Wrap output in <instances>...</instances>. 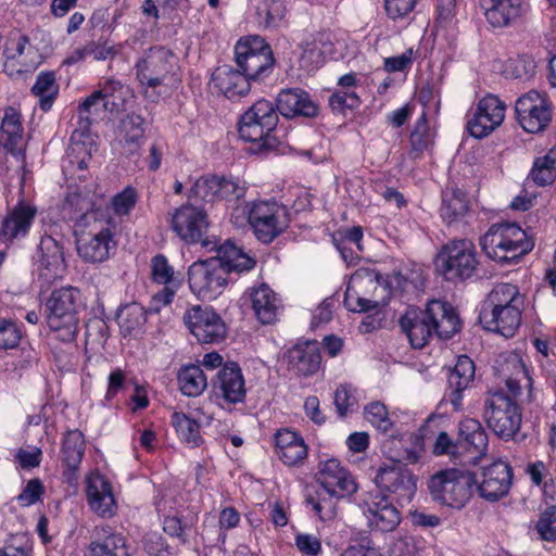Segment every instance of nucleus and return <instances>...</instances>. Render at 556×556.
I'll return each mask as SVG.
<instances>
[{"label": "nucleus", "mask_w": 556, "mask_h": 556, "mask_svg": "<svg viewBox=\"0 0 556 556\" xmlns=\"http://www.w3.org/2000/svg\"><path fill=\"white\" fill-rule=\"evenodd\" d=\"M63 217L75 223L78 236L77 252L89 263H101L109 258L112 244V232L97 218L91 210L90 201L80 194H70L62 207Z\"/></svg>", "instance_id": "nucleus-1"}, {"label": "nucleus", "mask_w": 556, "mask_h": 556, "mask_svg": "<svg viewBox=\"0 0 556 556\" xmlns=\"http://www.w3.org/2000/svg\"><path fill=\"white\" fill-rule=\"evenodd\" d=\"M413 348H424L433 334L447 340L460 330V319L454 307L444 301L432 300L426 309L408 308L400 319Z\"/></svg>", "instance_id": "nucleus-2"}, {"label": "nucleus", "mask_w": 556, "mask_h": 556, "mask_svg": "<svg viewBox=\"0 0 556 556\" xmlns=\"http://www.w3.org/2000/svg\"><path fill=\"white\" fill-rule=\"evenodd\" d=\"M485 476V466L466 472L457 469L442 470L429 479L428 489L433 501L459 509L471 497L473 484H477L480 496L486 497L483 486Z\"/></svg>", "instance_id": "nucleus-3"}, {"label": "nucleus", "mask_w": 556, "mask_h": 556, "mask_svg": "<svg viewBox=\"0 0 556 556\" xmlns=\"http://www.w3.org/2000/svg\"><path fill=\"white\" fill-rule=\"evenodd\" d=\"M136 76L146 99L157 102L161 98L159 87H173L179 81L178 59L165 47L150 48L135 65Z\"/></svg>", "instance_id": "nucleus-4"}, {"label": "nucleus", "mask_w": 556, "mask_h": 556, "mask_svg": "<svg viewBox=\"0 0 556 556\" xmlns=\"http://www.w3.org/2000/svg\"><path fill=\"white\" fill-rule=\"evenodd\" d=\"M489 258L500 267L517 265L534 248V240L517 223H494L489 227Z\"/></svg>", "instance_id": "nucleus-5"}, {"label": "nucleus", "mask_w": 556, "mask_h": 556, "mask_svg": "<svg viewBox=\"0 0 556 556\" xmlns=\"http://www.w3.org/2000/svg\"><path fill=\"white\" fill-rule=\"evenodd\" d=\"M247 215V220L251 226L255 237L263 243L273 242L289 226L288 212L285 206L276 202L261 201L257 203L237 206L231 219L235 224L241 225L239 218Z\"/></svg>", "instance_id": "nucleus-6"}, {"label": "nucleus", "mask_w": 556, "mask_h": 556, "mask_svg": "<svg viewBox=\"0 0 556 556\" xmlns=\"http://www.w3.org/2000/svg\"><path fill=\"white\" fill-rule=\"evenodd\" d=\"M460 448L478 453L467 462L468 465L476 467L483 460L486 453V434L478 420L466 419L460 422L457 442H454L447 432L441 431L434 441L432 453L437 456L447 455L456 460L460 455Z\"/></svg>", "instance_id": "nucleus-7"}, {"label": "nucleus", "mask_w": 556, "mask_h": 556, "mask_svg": "<svg viewBox=\"0 0 556 556\" xmlns=\"http://www.w3.org/2000/svg\"><path fill=\"white\" fill-rule=\"evenodd\" d=\"M79 291L72 287L54 290L47 301V323L62 341L75 340L78 331L77 301Z\"/></svg>", "instance_id": "nucleus-8"}, {"label": "nucleus", "mask_w": 556, "mask_h": 556, "mask_svg": "<svg viewBox=\"0 0 556 556\" xmlns=\"http://www.w3.org/2000/svg\"><path fill=\"white\" fill-rule=\"evenodd\" d=\"M382 277L374 270H357L349 281L345 295V307L354 313H365L376 309L379 305L378 291L383 292Z\"/></svg>", "instance_id": "nucleus-9"}, {"label": "nucleus", "mask_w": 556, "mask_h": 556, "mask_svg": "<svg viewBox=\"0 0 556 556\" xmlns=\"http://www.w3.org/2000/svg\"><path fill=\"white\" fill-rule=\"evenodd\" d=\"M473 244L468 240H455L443 247L437 257V269L448 280L469 278L477 267Z\"/></svg>", "instance_id": "nucleus-10"}, {"label": "nucleus", "mask_w": 556, "mask_h": 556, "mask_svg": "<svg viewBox=\"0 0 556 556\" xmlns=\"http://www.w3.org/2000/svg\"><path fill=\"white\" fill-rule=\"evenodd\" d=\"M190 290L201 300L216 299L227 285V274L220 262L211 258L194 262L188 270Z\"/></svg>", "instance_id": "nucleus-11"}, {"label": "nucleus", "mask_w": 556, "mask_h": 556, "mask_svg": "<svg viewBox=\"0 0 556 556\" xmlns=\"http://www.w3.org/2000/svg\"><path fill=\"white\" fill-rule=\"evenodd\" d=\"M184 321L200 343H219L226 338L225 321L210 306H192L186 311Z\"/></svg>", "instance_id": "nucleus-12"}, {"label": "nucleus", "mask_w": 556, "mask_h": 556, "mask_svg": "<svg viewBox=\"0 0 556 556\" xmlns=\"http://www.w3.org/2000/svg\"><path fill=\"white\" fill-rule=\"evenodd\" d=\"M278 115L267 100L255 102L240 118L238 131L240 139H277Z\"/></svg>", "instance_id": "nucleus-13"}, {"label": "nucleus", "mask_w": 556, "mask_h": 556, "mask_svg": "<svg viewBox=\"0 0 556 556\" xmlns=\"http://www.w3.org/2000/svg\"><path fill=\"white\" fill-rule=\"evenodd\" d=\"M206 212L193 204H184L176 208L172 215V229L188 243L201 242L203 247L208 248L211 241L204 239L208 228Z\"/></svg>", "instance_id": "nucleus-14"}, {"label": "nucleus", "mask_w": 556, "mask_h": 556, "mask_svg": "<svg viewBox=\"0 0 556 556\" xmlns=\"http://www.w3.org/2000/svg\"><path fill=\"white\" fill-rule=\"evenodd\" d=\"M34 262L38 279L47 287L62 279L67 269L63 247L51 236L41 237Z\"/></svg>", "instance_id": "nucleus-15"}, {"label": "nucleus", "mask_w": 556, "mask_h": 556, "mask_svg": "<svg viewBox=\"0 0 556 556\" xmlns=\"http://www.w3.org/2000/svg\"><path fill=\"white\" fill-rule=\"evenodd\" d=\"M515 111L520 126L529 134H539L552 121L551 104L545 94L530 90L516 101Z\"/></svg>", "instance_id": "nucleus-16"}, {"label": "nucleus", "mask_w": 556, "mask_h": 556, "mask_svg": "<svg viewBox=\"0 0 556 556\" xmlns=\"http://www.w3.org/2000/svg\"><path fill=\"white\" fill-rule=\"evenodd\" d=\"M361 508L370 529L391 532L401 522V511L381 491L365 494Z\"/></svg>", "instance_id": "nucleus-17"}, {"label": "nucleus", "mask_w": 556, "mask_h": 556, "mask_svg": "<svg viewBox=\"0 0 556 556\" xmlns=\"http://www.w3.org/2000/svg\"><path fill=\"white\" fill-rule=\"evenodd\" d=\"M375 482L381 490L394 494L401 505L409 503L416 492L415 477L401 462L380 467Z\"/></svg>", "instance_id": "nucleus-18"}, {"label": "nucleus", "mask_w": 556, "mask_h": 556, "mask_svg": "<svg viewBox=\"0 0 556 556\" xmlns=\"http://www.w3.org/2000/svg\"><path fill=\"white\" fill-rule=\"evenodd\" d=\"M489 428H492L498 438H513L521 424V414L513 399L503 393H494L489 400Z\"/></svg>", "instance_id": "nucleus-19"}, {"label": "nucleus", "mask_w": 556, "mask_h": 556, "mask_svg": "<svg viewBox=\"0 0 556 556\" xmlns=\"http://www.w3.org/2000/svg\"><path fill=\"white\" fill-rule=\"evenodd\" d=\"M85 556H130L127 538L109 525L96 526Z\"/></svg>", "instance_id": "nucleus-20"}, {"label": "nucleus", "mask_w": 556, "mask_h": 556, "mask_svg": "<svg viewBox=\"0 0 556 556\" xmlns=\"http://www.w3.org/2000/svg\"><path fill=\"white\" fill-rule=\"evenodd\" d=\"M493 369L494 374L505 382L511 395L519 394L523 383L531 384L526 364L516 351L500 354Z\"/></svg>", "instance_id": "nucleus-21"}, {"label": "nucleus", "mask_w": 556, "mask_h": 556, "mask_svg": "<svg viewBox=\"0 0 556 556\" xmlns=\"http://www.w3.org/2000/svg\"><path fill=\"white\" fill-rule=\"evenodd\" d=\"M213 390L216 397L223 399L226 403L238 404L244 401L245 382L237 363L228 362L223 365L213 381Z\"/></svg>", "instance_id": "nucleus-22"}, {"label": "nucleus", "mask_w": 556, "mask_h": 556, "mask_svg": "<svg viewBox=\"0 0 556 556\" xmlns=\"http://www.w3.org/2000/svg\"><path fill=\"white\" fill-rule=\"evenodd\" d=\"M86 495L91 510L102 518H111L116 511V502L110 481L99 472L87 477Z\"/></svg>", "instance_id": "nucleus-23"}, {"label": "nucleus", "mask_w": 556, "mask_h": 556, "mask_svg": "<svg viewBox=\"0 0 556 556\" xmlns=\"http://www.w3.org/2000/svg\"><path fill=\"white\" fill-rule=\"evenodd\" d=\"M317 481L320 488L339 496H349L357 490V484L352 475L334 458L320 463Z\"/></svg>", "instance_id": "nucleus-24"}, {"label": "nucleus", "mask_w": 556, "mask_h": 556, "mask_svg": "<svg viewBox=\"0 0 556 556\" xmlns=\"http://www.w3.org/2000/svg\"><path fill=\"white\" fill-rule=\"evenodd\" d=\"M286 357L289 369L298 376H313L320 368L321 356L316 342L298 343L288 351Z\"/></svg>", "instance_id": "nucleus-25"}, {"label": "nucleus", "mask_w": 556, "mask_h": 556, "mask_svg": "<svg viewBox=\"0 0 556 556\" xmlns=\"http://www.w3.org/2000/svg\"><path fill=\"white\" fill-rule=\"evenodd\" d=\"M475 378V364L466 355L458 357L456 365L447 378L448 392L445 394L446 400L453 405L455 410L462 408L463 392L469 388Z\"/></svg>", "instance_id": "nucleus-26"}, {"label": "nucleus", "mask_w": 556, "mask_h": 556, "mask_svg": "<svg viewBox=\"0 0 556 556\" xmlns=\"http://www.w3.org/2000/svg\"><path fill=\"white\" fill-rule=\"evenodd\" d=\"M277 110L286 117H313L318 111L309 94L300 88L282 90L277 98Z\"/></svg>", "instance_id": "nucleus-27"}, {"label": "nucleus", "mask_w": 556, "mask_h": 556, "mask_svg": "<svg viewBox=\"0 0 556 556\" xmlns=\"http://www.w3.org/2000/svg\"><path fill=\"white\" fill-rule=\"evenodd\" d=\"M37 214L35 206L17 203L2 222L0 241L8 242L20 236H26Z\"/></svg>", "instance_id": "nucleus-28"}, {"label": "nucleus", "mask_w": 556, "mask_h": 556, "mask_svg": "<svg viewBox=\"0 0 556 556\" xmlns=\"http://www.w3.org/2000/svg\"><path fill=\"white\" fill-rule=\"evenodd\" d=\"M214 86L228 99L243 97L250 91L251 79L239 68L220 65L212 74Z\"/></svg>", "instance_id": "nucleus-29"}, {"label": "nucleus", "mask_w": 556, "mask_h": 556, "mask_svg": "<svg viewBox=\"0 0 556 556\" xmlns=\"http://www.w3.org/2000/svg\"><path fill=\"white\" fill-rule=\"evenodd\" d=\"M275 442L278 457L288 466L298 465L307 456V446L303 438L294 431H277Z\"/></svg>", "instance_id": "nucleus-30"}, {"label": "nucleus", "mask_w": 556, "mask_h": 556, "mask_svg": "<svg viewBox=\"0 0 556 556\" xmlns=\"http://www.w3.org/2000/svg\"><path fill=\"white\" fill-rule=\"evenodd\" d=\"M210 249L216 250L217 255L212 258L220 262V266L225 268L227 275L231 271L242 273L251 270L256 264L253 257L244 253L241 248L230 240H227L219 247H216L214 243Z\"/></svg>", "instance_id": "nucleus-31"}, {"label": "nucleus", "mask_w": 556, "mask_h": 556, "mask_svg": "<svg viewBox=\"0 0 556 556\" xmlns=\"http://www.w3.org/2000/svg\"><path fill=\"white\" fill-rule=\"evenodd\" d=\"M251 300L254 313L262 324H273L277 319L280 300L267 285L263 283L254 289Z\"/></svg>", "instance_id": "nucleus-32"}, {"label": "nucleus", "mask_w": 556, "mask_h": 556, "mask_svg": "<svg viewBox=\"0 0 556 556\" xmlns=\"http://www.w3.org/2000/svg\"><path fill=\"white\" fill-rule=\"evenodd\" d=\"M469 211L466 193L457 187H447L442 192L440 214L447 224L462 220Z\"/></svg>", "instance_id": "nucleus-33"}, {"label": "nucleus", "mask_w": 556, "mask_h": 556, "mask_svg": "<svg viewBox=\"0 0 556 556\" xmlns=\"http://www.w3.org/2000/svg\"><path fill=\"white\" fill-rule=\"evenodd\" d=\"M523 305H507L504 307H493L492 323L494 327L489 331L501 334L504 338H513L521 324V312Z\"/></svg>", "instance_id": "nucleus-34"}, {"label": "nucleus", "mask_w": 556, "mask_h": 556, "mask_svg": "<svg viewBox=\"0 0 556 556\" xmlns=\"http://www.w3.org/2000/svg\"><path fill=\"white\" fill-rule=\"evenodd\" d=\"M85 454V439L79 430H71L66 433L62 445V462L66 467L64 473L72 479L81 463Z\"/></svg>", "instance_id": "nucleus-35"}, {"label": "nucleus", "mask_w": 556, "mask_h": 556, "mask_svg": "<svg viewBox=\"0 0 556 556\" xmlns=\"http://www.w3.org/2000/svg\"><path fill=\"white\" fill-rule=\"evenodd\" d=\"M513 485V469L508 463L496 460L489 466V501L506 496Z\"/></svg>", "instance_id": "nucleus-36"}, {"label": "nucleus", "mask_w": 556, "mask_h": 556, "mask_svg": "<svg viewBox=\"0 0 556 556\" xmlns=\"http://www.w3.org/2000/svg\"><path fill=\"white\" fill-rule=\"evenodd\" d=\"M236 63L251 80H263L273 72L275 59L271 49H265V52L237 60Z\"/></svg>", "instance_id": "nucleus-37"}, {"label": "nucleus", "mask_w": 556, "mask_h": 556, "mask_svg": "<svg viewBox=\"0 0 556 556\" xmlns=\"http://www.w3.org/2000/svg\"><path fill=\"white\" fill-rule=\"evenodd\" d=\"M522 0H489V25L507 27L521 15Z\"/></svg>", "instance_id": "nucleus-38"}, {"label": "nucleus", "mask_w": 556, "mask_h": 556, "mask_svg": "<svg viewBox=\"0 0 556 556\" xmlns=\"http://www.w3.org/2000/svg\"><path fill=\"white\" fill-rule=\"evenodd\" d=\"M146 321L147 311L136 302L122 306L117 313V323L124 337L138 333Z\"/></svg>", "instance_id": "nucleus-39"}, {"label": "nucleus", "mask_w": 556, "mask_h": 556, "mask_svg": "<svg viewBox=\"0 0 556 556\" xmlns=\"http://www.w3.org/2000/svg\"><path fill=\"white\" fill-rule=\"evenodd\" d=\"M180 391L187 396H198L207 387V378L199 365H187L178 371Z\"/></svg>", "instance_id": "nucleus-40"}, {"label": "nucleus", "mask_w": 556, "mask_h": 556, "mask_svg": "<svg viewBox=\"0 0 556 556\" xmlns=\"http://www.w3.org/2000/svg\"><path fill=\"white\" fill-rule=\"evenodd\" d=\"M99 92L103 94L102 105L108 111H118L124 106L130 90L119 80L110 78L100 85Z\"/></svg>", "instance_id": "nucleus-41"}, {"label": "nucleus", "mask_w": 556, "mask_h": 556, "mask_svg": "<svg viewBox=\"0 0 556 556\" xmlns=\"http://www.w3.org/2000/svg\"><path fill=\"white\" fill-rule=\"evenodd\" d=\"M31 92L39 97L40 108L43 111L50 110L53 100L59 92V86L55 81L54 72H41L36 78Z\"/></svg>", "instance_id": "nucleus-42"}, {"label": "nucleus", "mask_w": 556, "mask_h": 556, "mask_svg": "<svg viewBox=\"0 0 556 556\" xmlns=\"http://www.w3.org/2000/svg\"><path fill=\"white\" fill-rule=\"evenodd\" d=\"M345 496L332 494L331 491L319 488L316 491V496H309L307 502L312 504L313 509L321 520H331L337 515L338 501Z\"/></svg>", "instance_id": "nucleus-43"}, {"label": "nucleus", "mask_w": 556, "mask_h": 556, "mask_svg": "<svg viewBox=\"0 0 556 556\" xmlns=\"http://www.w3.org/2000/svg\"><path fill=\"white\" fill-rule=\"evenodd\" d=\"M260 25L265 28H277L286 15V7L281 0H264L256 8Z\"/></svg>", "instance_id": "nucleus-44"}, {"label": "nucleus", "mask_w": 556, "mask_h": 556, "mask_svg": "<svg viewBox=\"0 0 556 556\" xmlns=\"http://www.w3.org/2000/svg\"><path fill=\"white\" fill-rule=\"evenodd\" d=\"M172 424L175 427L179 438L191 446H199L202 443L199 424L184 413H174Z\"/></svg>", "instance_id": "nucleus-45"}, {"label": "nucleus", "mask_w": 556, "mask_h": 556, "mask_svg": "<svg viewBox=\"0 0 556 556\" xmlns=\"http://www.w3.org/2000/svg\"><path fill=\"white\" fill-rule=\"evenodd\" d=\"M489 301L493 307L525 304L523 296L520 294L518 288L510 283L496 285L489 294Z\"/></svg>", "instance_id": "nucleus-46"}, {"label": "nucleus", "mask_w": 556, "mask_h": 556, "mask_svg": "<svg viewBox=\"0 0 556 556\" xmlns=\"http://www.w3.org/2000/svg\"><path fill=\"white\" fill-rule=\"evenodd\" d=\"M218 176H202L197 179L189 191V199L197 198L205 202H213L218 199Z\"/></svg>", "instance_id": "nucleus-47"}, {"label": "nucleus", "mask_w": 556, "mask_h": 556, "mask_svg": "<svg viewBox=\"0 0 556 556\" xmlns=\"http://www.w3.org/2000/svg\"><path fill=\"white\" fill-rule=\"evenodd\" d=\"M148 123L136 113L124 116L117 126L116 135L126 139H141L147 131Z\"/></svg>", "instance_id": "nucleus-48"}, {"label": "nucleus", "mask_w": 556, "mask_h": 556, "mask_svg": "<svg viewBox=\"0 0 556 556\" xmlns=\"http://www.w3.org/2000/svg\"><path fill=\"white\" fill-rule=\"evenodd\" d=\"M535 530L542 541L556 542V505H549L541 511Z\"/></svg>", "instance_id": "nucleus-49"}, {"label": "nucleus", "mask_w": 556, "mask_h": 556, "mask_svg": "<svg viewBox=\"0 0 556 556\" xmlns=\"http://www.w3.org/2000/svg\"><path fill=\"white\" fill-rule=\"evenodd\" d=\"M195 521V516L186 517L185 519L168 516L163 521V530L172 536H177L181 542H186Z\"/></svg>", "instance_id": "nucleus-50"}, {"label": "nucleus", "mask_w": 556, "mask_h": 556, "mask_svg": "<svg viewBox=\"0 0 556 556\" xmlns=\"http://www.w3.org/2000/svg\"><path fill=\"white\" fill-rule=\"evenodd\" d=\"M365 418L377 429L388 432L393 424L389 418L387 406L381 402H371L364 408Z\"/></svg>", "instance_id": "nucleus-51"}, {"label": "nucleus", "mask_w": 556, "mask_h": 556, "mask_svg": "<svg viewBox=\"0 0 556 556\" xmlns=\"http://www.w3.org/2000/svg\"><path fill=\"white\" fill-rule=\"evenodd\" d=\"M265 49H271L270 46L260 36H248L241 38L235 47L236 61L252 56L256 53L265 52Z\"/></svg>", "instance_id": "nucleus-52"}, {"label": "nucleus", "mask_w": 556, "mask_h": 556, "mask_svg": "<svg viewBox=\"0 0 556 556\" xmlns=\"http://www.w3.org/2000/svg\"><path fill=\"white\" fill-rule=\"evenodd\" d=\"M96 141H71L67 148V155L73 164L78 168L85 169L88 166V160L91 157Z\"/></svg>", "instance_id": "nucleus-53"}, {"label": "nucleus", "mask_w": 556, "mask_h": 556, "mask_svg": "<svg viewBox=\"0 0 556 556\" xmlns=\"http://www.w3.org/2000/svg\"><path fill=\"white\" fill-rule=\"evenodd\" d=\"M0 129L1 132L7 136V139L22 138L23 126L21 116L14 108L9 106L5 109Z\"/></svg>", "instance_id": "nucleus-54"}, {"label": "nucleus", "mask_w": 556, "mask_h": 556, "mask_svg": "<svg viewBox=\"0 0 556 556\" xmlns=\"http://www.w3.org/2000/svg\"><path fill=\"white\" fill-rule=\"evenodd\" d=\"M151 276L153 281L161 285H169L174 280V269L162 254L154 256L151 261Z\"/></svg>", "instance_id": "nucleus-55"}, {"label": "nucleus", "mask_w": 556, "mask_h": 556, "mask_svg": "<svg viewBox=\"0 0 556 556\" xmlns=\"http://www.w3.org/2000/svg\"><path fill=\"white\" fill-rule=\"evenodd\" d=\"M531 177L539 186H547L556 178V168L542 157H536L531 169Z\"/></svg>", "instance_id": "nucleus-56"}, {"label": "nucleus", "mask_w": 556, "mask_h": 556, "mask_svg": "<svg viewBox=\"0 0 556 556\" xmlns=\"http://www.w3.org/2000/svg\"><path fill=\"white\" fill-rule=\"evenodd\" d=\"M486 118V98H482L473 116L467 123V131L473 139H482L486 136V124L483 123Z\"/></svg>", "instance_id": "nucleus-57"}, {"label": "nucleus", "mask_w": 556, "mask_h": 556, "mask_svg": "<svg viewBox=\"0 0 556 556\" xmlns=\"http://www.w3.org/2000/svg\"><path fill=\"white\" fill-rule=\"evenodd\" d=\"M138 194L135 188L128 186L112 199V207L117 215H127L136 205Z\"/></svg>", "instance_id": "nucleus-58"}, {"label": "nucleus", "mask_w": 556, "mask_h": 556, "mask_svg": "<svg viewBox=\"0 0 556 556\" xmlns=\"http://www.w3.org/2000/svg\"><path fill=\"white\" fill-rule=\"evenodd\" d=\"M536 63L530 55L523 54L518 56L510 65V77L528 80L534 76Z\"/></svg>", "instance_id": "nucleus-59"}, {"label": "nucleus", "mask_w": 556, "mask_h": 556, "mask_svg": "<svg viewBox=\"0 0 556 556\" xmlns=\"http://www.w3.org/2000/svg\"><path fill=\"white\" fill-rule=\"evenodd\" d=\"M45 493L42 482L35 478L27 482L23 491L16 496L21 506L28 507L39 501Z\"/></svg>", "instance_id": "nucleus-60"}, {"label": "nucleus", "mask_w": 556, "mask_h": 556, "mask_svg": "<svg viewBox=\"0 0 556 556\" xmlns=\"http://www.w3.org/2000/svg\"><path fill=\"white\" fill-rule=\"evenodd\" d=\"M324 63L321 50L316 43H307L300 58V65L308 72L318 68Z\"/></svg>", "instance_id": "nucleus-61"}, {"label": "nucleus", "mask_w": 556, "mask_h": 556, "mask_svg": "<svg viewBox=\"0 0 556 556\" xmlns=\"http://www.w3.org/2000/svg\"><path fill=\"white\" fill-rule=\"evenodd\" d=\"M21 333L10 320L0 319V349H13L18 345Z\"/></svg>", "instance_id": "nucleus-62"}, {"label": "nucleus", "mask_w": 556, "mask_h": 556, "mask_svg": "<svg viewBox=\"0 0 556 556\" xmlns=\"http://www.w3.org/2000/svg\"><path fill=\"white\" fill-rule=\"evenodd\" d=\"M245 193V188L233 179L219 177L218 199L239 200Z\"/></svg>", "instance_id": "nucleus-63"}, {"label": "nucleus", "mask_w": 556, "mask_h": 556, "mask_svg": "<svg viewBox=\"0 0 556 556\" xmlns=\"http://www.w3.org/2000/svg\"><path fill=\"white\" fill-rule=\"evenodd\" d=\"M334 405L338 414L344 417L350 407L354 405L352 388L349 384H340L334 392Z\"/></svg>", "instance_id": "nucleus-64"}]
</instances>
